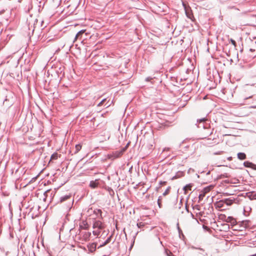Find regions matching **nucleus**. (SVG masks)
Wrapping results in <instances>:
<instances>
[{"instance_id":"obj_39","label":"nucleus","mask_w":256,"mask_h":256,"mask_svg":"<svg viewBox=\"0 0 256 256\" xmlns=\"http://www.w3.org/2000/svg\"><path fill=\"white\" fill-rule=\"evenodd\" d=\"M169 150V148H164V151H165V150Z\"/></svg>"},{"instance_id":"obj_18","label":"nucleus","mask_w":256,"mask_h":256,"mask_svg":"<svg viewBox=\"0 0 256 256\" xmlns=\"http://www.w3.org/2000/svg\"><path fill=\"white\" fill-rule=\"evenodd\" d=\"M248 196L250 198V199H256V194H254L253 192H252L251 194H249L248 195Z\"/></svg>"},{"instance_id":"obj_19","label":"nucleus","mask_w":256,"mask_h":256,"mask_svg":"<svg viewBox=\"0 0 256 256\" xmlns=\"http://www.w3.org/2000/svg\"><path fill=\"white\" fill-rule=\"evenodd\" d=\"M192 186V185L191 184H187L184 188V190L185 191H186V190H191Z\"/></svg>"},{"instance_id":"obj_21","label":"nucleus","mask_w":256,"mask_h":256,"mask_svg":"<svg viewBox=\"0 0 256 256\" xmlns=\"http://www.w3.org/2000/svg\"><path fill=\"white\" fill-rule=\"evenodd\" d=\"M92 234L94 236H96L98 237L100 234V231L98 230H93Z\"/></svg>"},{"instance_id":"obj_32","label":"nucleus","mask_w":256,"mask_h":256,"mask_svg":"<svg viewBox=\"0 0 256 256\" xmlns=\"http://www.w3.org/2000/svg\"><path fill=\"white\" fill-rule=\"evenodd\" d=\"M138 232H136L134 236H133V238H134L133 244H134V240H135V238H136V235L138 234Z\"/></svg>"},{"instance_id":"obj_55","label":"nucleus","mask_w":256,"mask_h":256,"mask_svg":"<svg viewBox=\"0 0 256 256\" xmlns=\"http://www.w3.org/2000/svg\"><path fill=\"white\" fill-rule=\"evenodd\" d=\"M2 64H3V62H2L0 63V64H1V65H2Z\"/></svg>"},{"instance_id":"obj_33","label":"nucleus","mask_w":256,"mask_h":256,"mask_svg":"<svg viewBox=\"0 0 256 256\" xmlns=\"http://www.w3.org/2000/svg\"><path fill=\"white\" fill-rule=\"evenodd\" d=\"M186 16H187L190 18V19H192V16L190 14H188V12H186Z\"/></svg>"},{"instance_id":"obj_4","label":"nucleus","mask_w":256,"mask_h":256,"mask_svg":"<svg viewBox=\"0 0 256 256\" xmlns=\"http://www.w3.org/2000/svg\"><path fill=\"white\" fill-rule=\"evenodd\" d=\"M96 246H97V243L96 242L89 243L87 245V247L88 248V251L90 253H92L96 251Z\"/></svg>"},{"instance_id":"obj_5","label":"nucleus","mask_w":256,"mask_h":256,"mask_svg":"<svg viewBox=\"0 0 256 256\" xmlns=\"http://www.w3.org/2000/svg\"><path fill=\"white\" fill-rule=\"evenodd\" d=\"M93 228H98L99 230L104 228V225L100 220H96L92 226Z\"/></svg>"},{"instance_id":"obj_20","label":"nucleus","mask_w":256,"mask_h":256,"mask_svg":"<svg viewBox=\"0 0 256 256\" xmlns=\"http://www.w3.org/2000/svg\"><path fill=\"white\" fill-rule=\"evenodd\" d=\"M58 158V154L56 152L53 154L51 156V160H56Z\"/></svg>"},{"instance_id":"obj_13","label":"nucleus","mask_w":256,"mask_h":256,"mask_svg":"<svg viewBox=\"0 0 256 256\" xmlns=\"http://www.w3.org/2000/svg\"><path fill=\"white\" fill-rule=\"evenodd\" d=\"M244 166L246 168H252V166H254V164L250 162L246 161L244 162Z\"/></svg>"},{"instance_id":"obj_51","label":"nucleus","mask_w":256,"mask_h":256,"mask_svg":"<svg viewBox=\"0 0 256 256\" xmlns=\"http://www.w3.org/2000/svg\"><path fill=\"white\" fill-rule=\"evenodd\" d=\"M224 226H228V224H225L224 225Z\"/></svg>"},{"instance_id":"obj_41","label":"nucleus","mask_w":256,"mask_h":256,"mask_svg":"<svg viewBox=\"0 0 256 256\" xmlns=\"http://www.w3.org/2000/svg\"><path fill=\"white\" fill-rule=\"evenodd\" d=\"M190 215L192 218H194V215L191 212Z\"/></svg>"},{"instance_id":"obj_57","label":"nucleus","mask_w":256,"mask_h":256,"mask_svg":"<svg viewBox=\"0 0 256 256\" xmlns=\"http://www.w3.org/2000/svg\"><path fill=\"white\" fill-rule=\"evenodd\" d=\"M253 108H256V106H253Z\"/></svg>"},{"instance_id":"obj_42","label":"nucleus","mask_w":256,"mask_h":256,"mask_svg":"<svg viewBox=\"0 0 256 256\" xmlns=\"http://www.w3.org/2000/svg\"><path fill=\"white\" fill-rule=\"evenodd\" d=\"M104 242V244H105V245H106L107 244H108V243L107 242H106V240H105Z\"/></svg>"},{"instance_id":"obj_48","label":"nucleus","mask_w":256,"mask_h":256,"mask_svg":"<svg viewBox=\"0 0 256 256\" xmlns=\"http://www.w3.org/2000/svg\"><path fill=\"white\" fill-rule=\"evenodd\" d=\"M186 210H187L188 212V209L187 208V206H186Z\"/></svg>"},{"instance_id":"obj_25","label":"nucleus","mask_w":256,"mask_h":256,"mask_svg":"<svg viewBox=\"0 0 256 256\" xmlns=\"http://www.w3.org/2000/svg\"><path fill=\"white\" fill-rule=\"evenodd\" d=\"M84 226H82L80 225V228L82 229L87 230L88 228L87 224H84Z\"/></svg>"},{"instance_id":"obj_53","label":"nucleus","mask_w":256,"mask_h":256,"mask_svg":"<svg viewBox=\"0 0 256 256\" xmlns=\"http://www.w3.org/2000/svg\"><path fill=\"white\" fill-rule=\"evenodd\" d=\"M133 244L131 246L130 248H131L132 247Z\"/></svg>"},{"instance_id":"obj_23","label":"nucleus","mask_w":256,"mask_h":256,"mask_svg":"<svg viewBox=\"0 0 256 256\" xmlns=\"http://www.w3.org/2000/svg\"><path fill=\"white\" fill-rule=\"evenodd\" d=\"M166 253L167 256H174L173 254L170 251L166 250Z\"/></svg>"},{"instance_id":"obj_30","label":"nucleus","mask_w":256,"mask_h":256,"mask_svg":"<svg viewBox=\"0 0 256 256\" xmlns=\"http://www.w3.org/2000/svg\"><path fill=\"white\" fill-rule=\"evenodd\" d=\"M228 8H230V9H234V10H239V9L236 8V6H229L228 7Z\"/></svg>"},{"instance_id":"obj_50","label":"nucleus","mask_w":256,"mask_h":256,"mask_svg":"<svg viewBox=\"0 0 256 256\" xmlns=\"http://www.w3.org/2000/svg\"><path fill=\"white\" fill-rule=\"evenodd\" d=\"M204 120V119H201V120H200V122H202V121H203Z\"/></svg>"},{"instance_id":"obj_46","label":"nucleus","mask_w":256,"mask_h":256,"mask_svg":"<svg viewBox=\"0 0 256 256\" xmlns=\"http://www.w3.org/2000/svg\"><path fill=\"white\" fill-rule=\"evenodd\" d=\"M254 49H252V48H250V51H251V52H253V51H254Z\"/></svg>"},{"instance_id":"obj_1","label":"nucleus","mask_w":256,"mask_h":256,"mask_svg":"<svg viewBox=\"0 0 256 256\" xmlns=\"http://www.w3.org/2000/svg\"><path fill=\"white\" fill-rule=\"evenodd\" d=\"M236 200V199L232 198H224L216 202L214 206L216 208H222L220 210H222L226 208V206H230L234 203H237Z\"/></svg>"},{"instance_id":"obj_31","label":"nucleus","mask_w":256,"mask_h":256,"mask_svg":"<svg viewBox=\"0 0 256 256\" xmlns=\"http://www.w3.org/2000/svg\"><path fill=\"white\" fill-rule=\"evenodd\" d=\"M8 13V16L6 17V18H4V20H6V22H7L8 20V16H9V14H10V12L8 11L7 12Z\"/></svg>"},{"instance_id":"obj_40","label":"nucleus","mask_w":256,"mask_h":256,"mask_svg":"<svg viewBox=\"0 0 256 256\" xmlns=\"http://www.w3.org/2000/svg\"><path fill=\"white\" fill-rule=\"evenodd\" d=\"M6 101H7V99L6 98V99L4 100V104H5V103L6 102Z\"/></svg>"},{"instance_id":"obj_8","label":"nucleus","mask_w":256,"mask_h":256,"mask_svg":"<svg viewBox=\"0 0 256 256\" xmlns=\"http://www.w3.org/2000/svg\"><path fill=\"white\" fill-rule=\"evenodd\" d=\"M6 75V78L7 79V80H12V78H14V79L15 78V77L14 76H12V75H14V74L12 73H10L9 74V75L6 72H5V70H4L3 72H2V75L1 76V77H2V76L4 75Z\"/></svg>"},{"instance_id":"obj_34","label":"nucleus","mask_w":256,"mask_h":256,"mask_svg":"<svg viewBox=\"0 0 256 256\" xmlns=\"http://www.w3.org/2000/svg\"><path fill=\"white\" fill-rule=\"evenodd\" d=\"M106 246V245H105V244H104V242H103L102 244H100V245L98 247V248H102V246Z\"/></svg>"},{"instance_id":"obj_44","label":"nucleus","mask_w":256,"mask_h":256,"mask_svg":"<svg viewBox=\"0 0 256 256\" xmlns=\"http://www.w3.org/2000/svg\"><path fill=\"white\" fill-rule=\"evenodd\" d=\"M128 144L126 146L125 148H124V150H126V148L128 146Z\"/></svg>"},{"instance_id":"obj_11","label":"nucleus","mask_w":256,"mask_h":256,"mask_svg":"<svg viewBox=\"0 0 256 256\" xmlns=\"http://www.w3.org/2000/svg\"><path fill=\"white\" fill-rule=\"evenodd\" d=\"M98 186V182H97V180H96L94 181L92 180L90 181V186L92 188H97Z\"/></svg>"},{"instance_id":"obj_45","label":"nucleus","mask_w":256,"mask_h":256,"mask_svg":"<svg viewBox=\"0 0 256 256\" xmlns=\"http://www.w3.org/2000/svg\"><path fill=\"white\" fill-rule=\"evenodd\" d=\"M128 144L126 146L125 148H124V150H126V148L128 146Z\"/></svg>"},{"instance_id":"obj_27","label":"nucleus","mask_w":256,"mask_h":256,"mask_svg":"<svg viewBox=\"0 0 256 256\" xmlns=\"http://www.w3.org/2000/svg\"><path fill=\"white\" fill-rule=\"evenodd\" d=\"M230 41V42H231L232 44H233L234 46H236V41L234 40L231 38Z\"/></svg>"},{"instance_id":"obj_10","label":"nucleus","mask_w":256,"mask_h":256,"mask_svg":"<svg viewBox=\"0 0 256 256\" xmlns=\"http://www.w3.org/2000/svg\"><path fill=\"white\" fill-rule=\"evenodd\" d=\"M86 32V30H81L80 31H79L77 34H76V35L75 36V38H74V39L73 41V42H74L75 41L77 40V39H78L80 38H81L82 34L85 32Z\"/></svg>"},{"instance_id":"obj_6","label":"nucleus","mask_w":256,"mask_h":256,"mask_svg":"<svg viewBox=\"0 0 256 256\" xmlns=\"http://www.w3.org/2000/svg\"><path fill=\"white\" fill-rule=\"evenodd\" d=\"M82 240L85 242H87L90 240V237L91 236V232H82Z\"/></svg>"},{"instance_id":"obj_17","label":"nucleus","mask_w":256,"mask_h":256,"mask_svg":"<svg viewBox=\"0 0 256 256\" xmlns=\"http://www.w3.org/2000/svg\"><path fill=\"white\" fill-rule=\"evenodd\" d=\"M102 210H100V209H96V210H94V214H96L97 216L98 214H100V215L101 218L102 217Z\"/></svg>"},{"instance_id":"obj_15","label":"nucleus","mask_w":256,"mask_h":256,"mask_svg":"<svg viewBox=\"0 0 256 256\" xmlns=\"http://www.w3.org/2000/svg\"><path fill=\"white\" fill-rule=\"evenodd\" d=\"M81 148H82L81 145H80L79 144L76 145V146H75L76 150L74 152V154L78 153L80 150Z\"/></svg>"},{"instance_id":"obj_24","label":"nucleus","mask_w":256,"mask_h":256,"mask_svg":"<svg viewBox=\"0 0 256 256\" xmlns=\"http://www.w3.org/2000/svg\"><path fill=\"white\" fill-rule=\"evenodd\" d=\"M169 191H170V188H168L165 190V192L163 193L162 195H163L164 196L167 195V194H168Z\"/></svg>"},{"instance_id":"obj_35","label":"nucleus","mask_w":256,"mask_h":256,"mask_svg":"<svg viewBox=\"0 0 256 256\" xmlns=\"http://www.w3.org/2000/svg\"><path fill=\"white\" fill-rule=\"evenodd\" d=\"M2 192L4 194V196H8L9 195V192H6V193H4V192L3 191Z\"/></svg>"},{"instance_id":"obj_29","label":"nucleus","mask_w":256,"mask_h":256,"mask_svg":"<svg viewBox=\"0 0 256 256\" xmlns=\"http://www.w3.org/2000/svg\"><path fill=\"white\" fill-rule=\"evenodd\" d=\"M210 190V188H206L204 189V190L202 192H206V194Z\"/></svg>"},{"instance_id":"obj_54","label":"nucleus","mask_w":256,"mask_h":256,"mask_svg":"<svg viewBox=\"0 0 256 256\" xmlns=\"http://www.w3.org/2000/svg\"><path fill=\"white\" fill-rule=\"evenodd\" d=\"M174 82H176V83H177V82H178V81H177V80H176V81H174Z\"/></svg>"},{"instance_id":"obj_9","label":"nucleus","mask_w":256,"mask_h":256,"mask_svg":"<svg viewBox=\"0 0 256 256\" xmlns=\"http://www.w3.org/2000/svg\"><path fill=\"white\" fill-rule=\"evenodd\" d=\"M192 248L194 249H198L200 250V252H199V254L204 256H208V254L206 252V250L202 248H196V247H194V246H192Z\"/></svg>"},{"instance_id":"obj_49","label":"nucleus","mask_w":256,"mask_h":256,"mask_svg":"<svg viewBox=\"0 0 256 256\" xmlns=\"http://www.w3.org/2000/svg\"><path fill=\"white\" fill-rule=\"evenodd\" d=\"M12 105V104L11 103H10V104H8V106H11Z\"/></svg>"},{"instance_id":"obj_58","label":"nucleus","mask_w":256,"mask_h":256,"mask_svg":"<svg viewBox=\"0 0 256 256\" xmlns=\"http://www.w3.org/2000/svg\"><path fill=\"white\" fill-rule=\"evenodd\" d=\"M255 44H256V42H255Z\"/></svg>"},{"instance_id":"obj_14","label":"nucleus","mask_w":256,"mask_h":256,"mask_svg":"<svg viewBox=\"0 0 256 256\" xmlns=\"http://www.w3.org/2000/svg\"><path fill=\"white\" fill-rule=\"evenodd\" d=\"M206 192H202L198 196V202L202 200L204 198L205 196Z\"/></svg>"},{"instance_id":"obj_12","label":"nucleus","mask_w":256,"mask_h":256,"mask_svg":"<svg viewBox=\"0 0 256 256\" xmlns=\"http://www.w3.org/2000/svg\"><path fill=\"white\" fill-rule=\"evenodd\" d=\"M238 158L240 160H244L246 159V156L244 152H238Z\"/></svg>"},{"instance_id":"obj_7","label":"nucleus","mask_w":256,"mask_h":256,"mask_svg":"<svg viewBox=\"0 0 256 256\" xmlns=\"http://www.w3.org/2000/svg\"><path fill=\"white\" fill-rule=\"evenodd\" d=\"M225 221L226 222L230 223L232 225L234 226L236 224V222L235 218L232 216H228L225 218Z\"/></svg>"},{"instance_id":"obj_37","label":"nucleus","mask_w":256,"mask_h":256,"mask_svg":"<svg viewBox=\"0 0 256 256\" xmlns=\"http://www.w3.org/2000/svg\"><path fill=\"white\" fill-rule=\"evenodd\" d=\"M104 100H105V99L102 100L101 101V102H100L98 104V106H100V105L102 104V103Z\"/></svg>"},{"instance_id":"obj_56","label":"nucleus","mask_w":256,"mask_h":256,"mask_svg":"<svg viewBox=\"0 0 256 256\" xmlns=\"http://www.w3.org/2000/svg\"><path fill=\"white\" fill-rule=\"evenodd\" d=\"M160 78V80H162V79H163L164 78Z\"/></svg>"},{"instance_id":"obj_2","label":"nucleus","mask_w":256,"mask_h":256,"mask_svg":"<svg viewBox=\"0 0 256 256\" xmlns=\"http://www.w3.org/2000/svg\"><path fill=\"white\" fill-rule=\"evenodd\" d=\"M69 201L68 208H70L71 206L73 204L74 199L72 198V196L65 195L60 198V202H62L64 201Z\"/></svg>"},{"instance_id":"obj_22","label":"nucleus","mask_w":256,"mask_h":256,"mask_svg":"<svg viewBox=\"0 0 256 256\" xmlns=\"http://www.w3.org/2000/svg\"><path fill=\"white\" fill-rule=\"evenodd\" d=\"M144 226V223H143L142 222H140L137 224V226H138V228H142L143 226Z\"/></svg>"},{"instance_id":"obj_3","label":"nucleus","mask_w":256,"mask_h":256,"mask_svg":"<svg viewBox=\"0 0 256 256\" xmlns=\"http://www.w3.org/2000/svg\"><path fill=\"white\" fill-rule=\"evenodd\" d=\"M124 152V148H122L121 150L116 151L110 156L109 158L112 160H114L121 156L123 152Z\"/></svg>"},{"instance_id":"obj_26","label":"nucleus","mask_w":256,"mask_h":256,"mask_svg":"<svg viewBox=\"0 0 256 256\" xmlns=\"http://www.w3.org/2000/svg\"><path fill=\"white\" fill-rule=\"evenodd\" d=\"M112 238V235H111L106 240V242H107L108 244L110 243L111 240Z\"/></svg>"},{"instance_id":"obj_28","label":"nucleus","mask_w":256,"mask_h":256,"mask_svg":"<svg viewBox=\"0 0 256 256\" xmlns=\"http://www.w3.org/2000/svg\"><path fill=\"white\" fill-rule=\"evenodd\" d=\"M153 78H155V79H158L159 78L157 76H154V78H147L146 80H152Z\"/></svg>"},{"instance_id":"obj_52","label":"nucleus","mask_w":256,"mask_h":256,"mask_svg":"<svg viewBox=\"0 0 256 256\" xmlns=\"http://www.w3.org/2000/svg\"><path fill=\"white\" fill-rule=\"evenodd\" d=\"M158 75H160V72H158Z\"/></svg>"},{"instance_id":"obj_16","label":"nucleus","mask_w":256,"mask_h":256,"mask_svg":"<svg viewBox=\"0 0 256 256\" xmlns=\"http://www.w3.org/2000/svg\"><path fill=\"white\" fill-rule=\"evenodd\" d=\"M162 196H160L158 199V204L160 208H161L162 207Z\"/></svg>"},{"instance_id":"obj_43","label":"nucleus","mask_w":256,"mask_h":256,"mask_svg":"<svg viewBox=\"0 0 256 256\" xmlns=\"http://www.w3.org/2000/svg\"><path fill=\"white\" fill-rule=\"evenodd\" d=\"M246 14V12H243L241 14L242 15H243V14Z\"/></svg>"},{"instance_id":"obj_36","label":"nucleus","mask_w":256,"mask_h":256,"mask_svg":"<svg viewBox=\"0 0 256 256\" xmlns=\"http://www.w3.org/2000/svg\"><path fill=\"white\" fill-rule=\"evenodd\" d=\"M199 208H200V206H199L198 205H196V206H194V208H196V210H200Z\"/></svg>"},{"instance_id":"obj_47","label":"nucleus","mask_w":256,"mask_h":256,"mask_svg":"<svg viewBox=\"0 0 256 256\" xmlns=\"http://www.w3.org/2000/svg\"><path fill=\"white\" fill-rule=\"evenodd\" d=\"M210 174V171L209 170L207 173L206 174L208 175Z\"/></svg>"},{"instance_id":"obj_38","label":"nucleus","mask_w":256,"mask_h":256,"mask_svg":"<svg viewBox=\"0 0 256 256\" xmlns=\"http://www.w3.org/2000/svg\"><path fill=\"white\" fill-rule=\"evenodd\" d=\"M252 96H248V97H246V98H244V100H248V98H252Z\"/></svg>"}]
</instances>
